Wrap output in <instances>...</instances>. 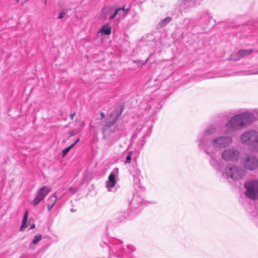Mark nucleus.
<instances>
[{"instance_id": "f257e3e1", "label": "nucleus", "mask_w": 258, "mask_h": 258, "mask_svg": "<svg viewBox=\"0 0 258 258\" xmlns=\"http://www.w3.org/2000/svg\"><path fill=\"white\" fill-rule=\"evenodd\" d=\"M217 131L215 124H210L200 133L197 140L198 148L210 157V165L217 171L223 168V161L219 157V152L221 149L229 147L232 143L231 136L227 135L212 137Z\"/></svg>"}, {"instance_id": "f03ea898", "label": "nucleus", "mask_w": 258, "mask_h": 258, "mask_svg": "<svg viewBox=\"0 0 258 258\" xmlns=\"http://www.w3.org/2000/svg\"><path fill=\"white\" fill-rule=\"evenodd\" d=\"M252 111H245L231 116L225 125L227 130L224 133L225 135L231 134L233 132L251 124L256 119L254 114L258 115V109H254Z\"/></svg>"}, {"instance_id": "7ed1b4c3", "label": "nucleus", "mask_w": 258, "mask_h": 258, "mask_svg": "<svg viewBox=\"0 0 258 258\" xmlns=\"http://www.w3.org/2000/svg\"><path fill=\"white\" fill-rule=\"evenodd\" d=\"M135 247L132 244L124 243L121 240H116L110 249V258H136Z\"/></svg>"}, {"instance_id": "20e7f679", "label": "nucleus", "mask_w": 258, "mask_h": 258, "mask_svg": "<svg viewBox=\"0 0 258 258\" xmlns=\"http://www.w3.org/2000/svg\"><path fill=\"white\" fill-rule=\"evenodd\" d=\"M241 143L252 152H258V131L252 129L243 132L239 138Z\"/></svg>"}, {"instance_id": "39448f33", "label": "nucleus", "mask_w": 258, "mask_h": 258, "mask_svg": "<svg viewBox=\"0 0 258 258\" xmlns=\"http://www.w3.org/2000/svg\"><path fill=\"white\" fill-rule=\"evenodd\" d=\"M245 175V171L242 168L233 164H229L225 169L223 176L230 178L233 180H238L242 178Z\"/></svg>"}, {"instance_id": "423d86ee", "label": "nucleus", "mask_w": 258, "mask_h": 258, "mask_svg": "<svg viewBox=\"0 0 258 258\" xmlns=\"http://www.w3.org/2000/svg\"><path fill=\"white\" fill-rule=\"evenodd\" d=\"M245 189V196L247 198L255 201L258 199V180H250L244 184Z\"/></svg>"}, {"instance_id": "0eeeda50", "label": "nucleus", "mask_w": 258, "mask_h": 258, "mask_svg": "<svg viewBox=\"0 0 258 258\" xmlns=\"http://www.w3.org/2000/svg\"><path fill=\"white\" fill-rule=\"evenodd\" d=\"M161 108L160 100L158 99H151L148 101L146 106L144 108L145 115H147L146 118L149 119V117L156 114Z\"/></svg>"}, {"instance_id": "6e6552de", "label": "nucleus", "mask_w": 258, "mask_h": 258, "mask_svg": "<svg viewBox=\"0 0 258 258\" xmlns=\"http://www.w3.org/2000/svg\"><path fill=\"white\" fill-rule=\"evenodd\" d=\"M240 156L239 151L235 148H229L224 150L221 153V158L227 162H235Z\"/></svg>"}, {"instance_id": "1a4fd4ad", "label": "nucleus", "mask_w": 258, "mask_h": 258, "mask_svg": "<svg viewBox=\"0 0 258 258\" xmlns=\"http://www.w3.org/2000/svg\"><path fill=\"white\" fill-rule=\"evenodd\" d=\"M197 7L194 0H180L178 3L177 10H175L174 15H182V13H187L190 11L191 9Z\"/></svg>"}, {"instance_id": "9d476101", "label": "nucleus", "mask_w": 258, "mask_h": 258, "mask_svg": "<svg viewBox=\"0 0 258 258\" xmlns=\"http://www.w3.org/2000/svg\"><path fill=\"white\" fill-rule=\"evenodd\" d=\"M243 166L247 170H254L258 167V160L253 155H250L241 162Z\"/></svg>"}, {"instance_id": "9b49d317", "label": "nucleus", "mask_w": 258, "mask_h": 258, "mask_svg": "<svg viewBox=\"0 0 258 258\" xmlns=\"http://www.w3.org/2000/svg\"><path fill=\"white\" fill-rule=\"evenodd\" d=\"M50 190L51 189L48 186H43L41 187L37 191L34 200L31 202V204L34 206H37L44 199Z\"/></svg>"}, {"instance_id": "f8f14e48", "label": "nucleus", "mask_w": 258, "mask_h": 258, "mask_svg": "<svg viewBox=\"0 0 258 258\" xmlns=\"http://www.w3.org/2000/svg\"><path fill=\"white\" fill-rule=\"evenodd\" d=\"M119 174L118 169L115 168L110 173L108 180L106 181V186L109 191L111 190V188L113 187L116 182V177H118Z\"/></svg>"}, {"instance_id": "ddd939ff", "label": "nucleus", "mask_w": 258, "mask_h": 258, "mask_svg": "<svg viewBox=\"0 0 258 258\" xmlns=\"http://www.w3.org/2000/svg\"><path fill=\"white\" fill-rule=\"evenodd\" d=\"M253 51V49H241L236 53H233L230 58L231 60L234 61L238 60L244 56L250 54Z\"/></svg>"}, {"instance_id": "4468645a", "label": "nucleus", "mask_w": 258, "mask_h": 258, "mask_svg": "<svg viewBox=\"0 0 258 258\" xmlns=\"http://www.w3.org/2000/svg\"><path fill=\"white\" fill-rule=\"evenodd\" d=\"M119 115L117 110H113L108 118L105 126L108 127H111L115 123Z\"/></svg>"}, {"instance_id": "2eb2a0df", "label": "nucleus", "mask_w": 258, "mask_h": 258, "mask_svg": "<svg viewBox=\"0 0 258 258\" xmlns=\"http://www.w3.org/2000/svg\"><path fill=\"white\" fill-rule=\"evenodd\" d=\"M128 11V9H125L124 7L118 8L114 10V12L111 16H124L127 15Z\"/></svg>"}, {"instance_id": "dca6fc26", "label": "nucleus", "mask_w": 258, "mask_h": 258, "mask_svg": "<svg viewBox=\"0 0 258 258\" xmlns=\"http://www.w3.org/2000/svg\"><path fill=\"white\" fill-rule=\"evenodd\" d=\"M111 33V27L109 23H106L98 31V33L109 35Z\"/></svg>"}, {"instance_id": "f3484780", "label": "nucleus", "mask_w": 258, "mask_h": 258, "mask_svg": "<svg viewBox=\"0 0 258 258\" xmlns=\"http://www.w3.org/2000/svg\"><path fill=\"white\" fill-rule=\"evenodd\" d=\"M133 218L128 213H118L116 215V218L119 222H123L126 219H131Z\"/></svg>"}, {"instance_id": "a211bd4d", "label": "nucleus", "mask_w": 258, "mask_h": 258, "mask_svg": "<svg viewBox=\"0 0 258 258\" xmlns=\"http://www.w3.org/2000/svg\"><path fill=\"white\" fill-rule=\"evenodd\" d=\"M114 10L113 8L109 6H105L102 9V13L105 16H111Z\"/></svg>"}, {"instance_id": "6ab92c4d", "label": "nucleus", "mask_w": 258, "mask_h": 258, "mask_svg": "<svg viewBox=\"0 0 258 258\" xmlns=\"http://www.w3.org/2000/svg\"><path fill=\"white\" fill-rule=\"evenodd\" d=\"M28 219V211H26L23 216V218L22 222V225L20 227V230L21 231H24V229L27 227V221Z\"/></svg>"}, {"instance_id": "aec40b11", "label": "nucleus", "mask_w": 258, "mask_h": 258, "mask_svg": "<svg viewBox=\"0 0 258 258\" xmlns=\"http://www.w3.org/2000/svg\"><path fill=\"white\" fill-rule=\"evenodd\" d=\"M41 239L42 235L41 234L35 235L32 241V243L29 245V248L30 249H34V245L36 244Z\"/></svg>"}, {"instance_id": "412c9836", "label": "nucleus", "mask_w": 258, "mask_h": 258, "mask_svg": "<svg viewBox=\"0 0 258 258\" xmlns=\"http://www.w3.org/2000/svg\"><path fill=\"white\" fill-rule=\"evenodd\" d=\"M51 199H53V203L51 204H48L47 205V209L49 211L51 210V209L52 208V207H53V206L54 205L55 203L57 201V197L55 194H53V195L50 196V200Z\"/></svg>"}, {"instance_id": "4be33fe9", "label": "nucleus", "mask_w": 258, "mask_h": 258, "mask_svg": "<svg viewBox=\"0 0 258 258\" xmlns=\"http://www.w3.org/2000/svg\"><path fill=\"white\" fill-rule=\"evenodd\" d=\"M171 21V17H165L164 19H163L159 23V25L160 27H162L166 25L167 24L169 23Z\"/></svg>"}, {"instance_id": "5701e85b", "label": "nucleus", "mask_w": 258, "mask_h": 258, "mask_svg": "<svg viewBox=\"0 0 258 258\" xmlns=\"http://www.w3.org/2000/svg\"><path fill=\"white\" fill-rule=\"evenodd\" d=\"M133 152L132 151L127 153V155L125 157V160L124 161V163L125 164L130 163L131 162V160L132 157Z\"/></svg>"}, {"instance_id": "b1692460", "label": "nucleus", "mask_w": 258, "mask_h": 258, "mask_svg": "<svg viewBox=\"0 0 258 258\" xmlns=\"http://www.w3.org/2000/svg\"><path fill=\"white\" fill-rule=\"evenodd\" d=\"M79 139H77L73 143H72L70 146L68 147L67 148H69V150H70L71 149H72L75 145L79 142Z\"/></svg>"}, {"instance_id": "393cba45", "label": "nucleus", "mask_w": 258, "mask_h": 258, "mask_svg": "<svg viewBox=\"0 0 258 258\" xmlns=\"http://www.w3.org/2000/svg\"><path fill=\"white\" fill-rule=\"evenodd\" d=\"M79 139H77L73 143H72L70 146L68 147L67 148H69V150H70L71 149H72L75 145L79 142Z\"/></svg>"}, {"instance_id": "a878e982", "label": "nucleus", "mask_w": 258, "mask_h": 258, "mask_svg": "<svg viewBox=\"0 0 258 258\" xmlns=\"http://www.w3.org/2000/svg\"><path fill=\"white\" fill-rule=\"evenodd\" d=\"M258 74V70L256 71H253L252 70H249L246 73V75H257Z\"/></svg>"}, {"instance_id": "bb28decb", "label": "nucleus", "mask_w": 258, "mask_h": 258, "mask_svg": "<svg viewBox=\"0 0 258 258\" xmlns=\"http://www.w3.org/2000/svg\"><path fill=\"white\" fill-rule=\"evenodd\" d=\"M69 149L68 148H66L64 149L62 152V156L64 157L66 156V155L68 154V153L69 152Z\"/></svg>"}, {"instance_id": "cd10ccee", "label": "nucleus", "mask_w": 258, "mask_h": 258, "mask_svg": "<svg viewBox=\"0 0 258 258\" xmlns=\"http://www.w3.org/2000/svg\"><path fill=\"white\" fill-rule=\"evenodd\" d=\"M69 190L72 193V194H75V192H77V188L75 187H70L69 188Z\"/></svg>"}, {"instance_id": "c85d7f7f", "label": "nucleus", "mask_w": 258, "mask_h": 258, "mask_svg": "<svg viewBox=\"0 0 258 258\" xmlns=\"http://www.w3.org/2000/svg\"><path fill=\"white\" fill-rule=\"evenodd\" d=\"M203 1L204 0H194L197 6L200 5Z\"/></svg>"}, {"instance_id": "c756f323", "label": "nucleus", "mask_w": 258, "mask_h": 258, "mask_svg": "<svg viewBox=\"0 0 258 258\" xmlns=\"http://www.w3.org/2000/svg\"><path fill=\"white\" fill-rule=\"evenodd\" d=\"M210 14V13L208 10H206L204 13V15H209Z\"/></svg>"}, {"instance_id": "7c9ffc66", "label": "nucleus", "mask_w": 258, "mask_h": 258, "mask_svg": "<svg viewBox=\"0 0 258 258\" xmlns=\"http://www.w3.org/2000/svg\"><path fill=\"white\" fill-rule=\"evenodd\" d=\"M122 129V126H120L119 127H117V129H113V132H115L116 130H119Z\"/></svg>"}, {"instance_id": "2f4dec72", "label": "nucleus", "mask_w": 258, "mask_h": 258, "mask_svg": "<svg viewBox=\"0 0 258 258\" xmlns=\"http://www.w3.org/2000/svg\"><path fill=\"white\" fill-rule=\"evenodd\" d=\"M100 115L102 118H103L105 117V114L103 112H101L100 113Z\"/></svg>"}, {"instance_id": "473e14b6", "label": "nucleus", "mask_w": 258, "mask_h": 258, "mask_svg": "<svg viewBox=\"0 0 258 258\" xmlns=\"http://www.w3.org/2000/svg\"><path fill=\"white\" fill-rule=\"evenodd\" d=\"M35 227V224H33L32 225H31V226L30 227V229H32L34 228Z\"/></svg>"}, {"instance_id": "72a5a7b5", "label": "nucleus", "mask_w": 258, "mask_h": 258, "mask_svg": "<svg viewBox=\"0 0 258 258\" xmlns=\"http://www.w3.org/2000/svg\"><path fill=\"white\" fill-rule=\"evenodd\" d=\"M75 113H72V114H71V115H70V117H71V118L72 119H73V117H74V115H75Z\"/></svg>"}, {"instance_id": "f704fd0d", "label": "nucleus", "mask_w": 258, "mask_h": 258, "mask_svg": "<svg viewBox=\"0 0 258 258\" xmlns=\"http://www.w3.org/2000/svg\"><path fill=\"white\" fill-rule=\"evenodd\" d=\"M63 13H62V12H61V13H60L59 14V16H60V17L63 16Z\"/></svg>"}, {"instance_id": "c9c22d12", "label": "nucleus", "mask_w": 258, "mask_h": 258, "mask_svg": "<svg viewBox=\"0 0 258 258\" xmlns=\"http://www.w3.org/2000/svg\"><path fill=\"white\" fill-rule=\"evenodd\" d=\"M48 200L51 203V204L53 203V199L50 200V198H49Z\"/></svg>"}, {"instance_id": "e433bc0d", "label": "nucleus", "mask_w": 258, "mask_h": 258, "mask_svg": "<svg viewBox=\"0 0 258 258\" xmlns=\"http://www.w3.org/2000/svg\"><path fill=\"white\" fill-rule=\"evenodd\" d=\"M135 201H137V199L136 200V199H135V198H134V200H133V204H134V202H135Z\"/></svg>"}, {"instance_id": "4c0bfd02", "label": "nucleus", "mask_w": 258, "mask_h": 258, "mask_svg": "<svg viewBox=\"0 0 258 258\" xmlns=\"http://www.w3.org/2000/svg\"><path fill=\"white\" fill-rule=\"evenodd\" d=\"M71 211L72 212H75V210H74L73 209H71Z\"/></svg>"}, {"instance_id": "58836bf2", "label": "nucleus", "mask_w": 258, "mask_h": 258, "mask_svg": "<svg viewBox=\"0 0 258 258\" xmlns=\"http://www.w3.org/2000/svg\"><path fill=\"white\" fill-rule=\"evenodd\" d=\"M46 3H47V0H45V1H44V4H45V5H46Z\"/></svg>"}, {"instance_id": "ea45409f", "label": "nucleus", "mask_w": 258, "mask_h": 258, "mask_svg": "<svg viewBox=\"0 0 258 258\" xmlns=\"http://www.w3.org/2000/svg\"><path fill=\"white\" fill-rule=\"evenodd\" d=\"M147 61V59L145 60V62L144 63H144H145Z\"/></svg>"}, {"instance_id": "a19ab883", "label": "nucleus", "mask_w": 258, "mask_h": 258, "mask_svg": "<svg viewBox=\"0 0 258 258\" xmlns=\"http://www.w3.org/2000/svg\"><path fill=\"white\" fill-rule=\"evenodd\" d=\"M137 130H139V131H140L142 129L141 128H137Z\"/></svg>"}, {"instance_id": "79ce46f5", "label": "nucleus", "mask_w": 258, "mask_h": 258, "mask_svg": "<svg viewBox=\"0 0 258 258\" xmlns=\"http://www.w3.org/2000/svg\"><path fill=\"white\" fill-rule=\"evenodd\" d=\"M16 1L17 3H18V2H19V0H16Z\"/></svg>"}]
</instances>
